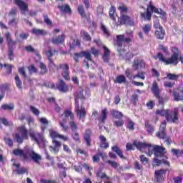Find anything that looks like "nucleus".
<instances>
[{"label":"nucleus","mask_w":183,"mask_h":183,"mask_svg":"<svg viewBox=\"0 0 183 183\" xmlns=\"http://www.w3.org/2000/svg\"><path fill=\"white\" fill-rule=\"evenodd\" d=\"M172 55L170 58H168L167 59H165V56H164V54H162V53L158 52L157 54V57H155V59H159L160 62H164L165 65H178V62H179V61L183 64V56H181V51H179L178 48L172 47Z\"/></svg>","instance_id":"nucleus-1"},{"label":"nucleus","mask_w":183,"mask_h":183,"mask_svg":"<svg viewBox=\"0 0 183 183\" xmlns=\"http://www.w3.org/2000/svg\"><path fill=\"white\" fill-rule=\"evenodd\" d=\"M13 154L16 157H19L21 158L24 161H28L29 158H31V159L35 162L36 164H38L39 165L40 162L42 160V157L35 152L32 149H16L13 150Z\"/></svg>","instance_id":"nucleus-2"},{"label":"nucleus","mask_w":183,"mask_h":183,"mask_svg":"<svg viewBox=\"0 0 183 183\" xmlns=\"http://www.w3.org/2000/svg\"><path fill=\"white\" fill-rule=\"evenodd\" d=\"M134 145L136 147V148H137V149H144V148H148L149 155L152 154L151 149H153L154 156L157 158H159V157H162L164 154L166 153L165 147H162L158 145L154 146L152 147V146L149 144L138 142L137 140L134 141Z\"/></svg>","instance_id":"nucleus-3"},{"label":"nucleus","mask_w":183,"mask_h":183,"mask_svg":"<svg viewBox=\"0 0 183 183\" xmlns=\"http://www.w3.org/2000/svg\"><path fill=\"white\" fill-rule=\"evenodd\" d=\"M157 115L160 117H165L168 122H173V124H178V109H174V112L168 109H157L156 111Z\"/></svg>","instance_id":"nucleus-4"},{"label":"nucleus","mask_w":183,"mask_h":183,"mask_svg":"<svg viewBox=\"0 0 183 183\" xmlns=\"http://www.w3.org/2000/svg\"><path fill=\"white\" fill-rule=\"evenodd\" d=\"M132 32L128 33L126 32V34L117 35L116 40L114 41V45L118 46L119 52H121V48L122 47V44H131L132 42Z\"/></svg>","instance_id":"nucleus-5"},{"label":"nucleus","mask_w":183,"mask_h":183,"mask_svg":"<svg viewBox=\"0 0 183 183\" xmlns=\"http://www.w3.org/2000/svg\"><path fill=\"white\" fill-rule=\"evenodd\" d=\"M152 12L155 14H162V10H159L150 2V4L147 6L146 13H141L142 18L147 21H151V17L152 16Z\"/></svg>","instance_id":"nucleus-6"},{"label":"nucleus","mask_w":183,"mask_h":183,"mask_svg":"<svg viewBox=\"0 0 183 183\" xmlns=\"http://www.w3.org/2000/svg\"><path fill=\"white\" fill-rule=\"evenodd\" d=\"M5 36L9 48V58L10 61H12V59H14V49H15V46H16V41L12 40L10 32H6Z\"/></svg>","instance_id":"nucleus-7"},{"label":"nucleus","mask_w":183,"mask_h":183,"mask_svg":"<svg viewBox=\"0 0 183 183\" xmlns=\"http://www.w3.org/2000/svg\"><path fill=\"white\" fill-rule=\"evenodd\" d=\"M29 137L31 138L32 141H35L36 144H43V148H45V142L46 140L44 138L42 134L35 132H31L29 133Z\"/></svg>","instance_id":"nucleus-8"},{"label":"nucleus","mask_w":183,"mask_h":183,"mask_svg":"<svg viewBox=\"0 0 183 183\" xmlns=\"http://www.w3.org/2000/svg\"><path fill=\"white\" fill-rule=\"evenodd\" d=\"M117 25H129L134 26V20L131 19V17L124 14H122L119 18Z\"/></svg>","instance_id":"nucleus-9"},{"label":"nucleus","mask_w":183,"mask_h":183,"mask_svg":"<svg viewBox=\"0 0 183 183\" xmlns=\"http://www.w3.org/2000/svg\"><path fill=\"white\" fill-rule=\"evenodd\" d=\"M167 122L164 121L159 127V130L157 133H156V137L157 138H160V139H168V137L167 136Z\"/></svg>","instance_id":"nucleus-10"},{"label":"nucleus","mask_w":183,"mask_h":183,"mask_svg":"<svg viewBox=\"0 0 183 183\" xmlns=\"http://www.w3.org/2000/svg\"><path fill=\"white\" fill-rule=\"evenodd\" d=\"M57 69H61V75L66 81H69L71 77L69 76V66L67 64H61L57 66Z\"/></svg>","instance_id":"nucleus-11"},{"label":"nucleus","mask_w":183,"mask_h":183,"mask_svg":"<svg viewBox=\"0 0 183 183\" xmlns=\"http://www.w3.org/2000/svg\"><path fill=\"white\" fill-rule=\"evenodd\" d=\"M62 147V143L56 139H52V144L49 146L51 152L58 153L59 149Z\"/></svg>","instance_id":"nucleus-12"},{"label":"nucleus","mask_w":183,"mask_h":183,"mask_svg":"<svg viewBox=\"0 0 183 183\" xmlns=\"http://www.w3.org/2000/svg\"><path fill=\"white\" fill-rule=\"evenodd\" d=\"M75 111L79 119L85 118V116L86 115V111L85 110V107L82 106L79 107V104H77L75 105Z\"/></svg>","instance_id":"nucleus-13"},{"label":"nucleus","mask_w":183,"mask_h":183,"mask_svg":"<svg viewBox=\"0 0 183 183\" xmlns=\"http://www.w3.org/2000/svg\"><path fill=\"white\" fill-rule=\"evenodd\" d=\"M49 135L52 139H55L56 138H59L60 139H62L63 141H69V137L66 136H64L62 134H60L56 131L54 129L49 130Z\"/></svg>","instance_id":"nucleus-14"},{"label":"nucleus","mask_w":183,"mask_h":183,"mask_svg":"<svg viewBox=\"0 0 183 183\" xmlns=\"http://www.w3.org/2000/svg\"><path fill=\"white\" fill-rule=\"evenodd\" d=\"M56 86L60 92H68L69 91V87L65 84V81L64 80L60 79L59 82L56 84Z\"/></svg>","instance_id":"nucleus-15"},{"label":"nucleus","mask_w":183,"mask_h":183,"mask_svg":"<svg viewBox=\"0 0 183 183\" xmlns=\"http://www.w3.org/2000/svg\"><path fill=\"white\" fill-rule=\"evenodd\" d=\"M14 3L19 6L21 14L24 15L25 12L28 11V4L22 0H14Z\"/></svg>","instance_id":"nucleus-16"},{"label":"nucleus","mask_w":183,"mask_h":183,"mask_svg":"<svg viewBox=\"0 0 183 183\" xmlns=\"http://www.w3.org/2000/svg\"><path fill=\"white\" fill-rule=\"evenodd\" d=\"M75 97V105H78L79 104V99L81 102V104H84L85 102V97H84V91H79L76 92L74 94Z\"/></svg>","instance_id":"nucleus-17"},{"label":"nucleus","mask_w":183,"mask_h":183,"mask_svg":"<svg viewBox=\"0 0 183 183\" xmlns=\"http://www.w3.org/2000/svg\"><path fill=\"white\" fill-rule=\"evenodd\" d=\"M140 68H145V61L143 60L134 59L132 64L134 71H138Z\"/></svg>","instance_id":"nucleus-18"},{"label":"nucleus","mask_w":183,"mask_h":183,"mask_svg":"<svg viewBox=\"0 0 183 183\" xmlns=\"http://www.w3.org/2000/svg\"><path fill=\"white\" fill-rule=\"evenodd\" d=\"M65 41V34L59 35L57 37H53L51 39V42L54 45H59V44H63Z\"/></svg>","instance_id":"nucleus-19"},{"label":"nucleus","mask_w":183,"mask_h":183,"mask_svg":"<svg viewBox=\"0 0 183 183\" xmlns=\"http://www.w3.org/2000/svg\"><path fill=\"white\" fill-rule=\"evenodd\" d=\"M167 170L165 169H160V170H156L154 174H155V179L157 182H161L162 181L163 175L164 174H166Z\"/></svg>","instance_id":"nucleus-20"},{"label":"nucleus","mask_w":183,"mask_h":183,"mask_svg":"<svg viewBox=\"0 0 183 183\" xmlns=\"http://www.w3.org/2000/svg\"><path fill=\"white\" fill-rule=\"evenodd\" d=\"M104 54L102 56V59L104 62H108L109 61V56H111V51H109L107 46L103 45Z\"/></svg>","instance_id":"nucleus-21"},{"label":"nucleus","mask_w":183,"mask_h":183,"mask_svg":"<svg viewBox=\"0 0 183 183\" xmlns=\"http://www.w3.org/2000/svg\"><path fill=\"white\" fill-rule=\"evenodd\" d=\"M91 135H92V132L89 129L86 130L84 139L86 143L87 147H91Z\"/></svg>","instance_id":"nucleus-22"},{"label":"nucleus","mask_w":183,"mask_h":183,"mask_svg":"<svg viewBox=\"0 0 183 183\" xmlns=\"http://www.w3.org/2000/svg\"><path fill=\"white\" fill-rule=\"evenodd\" d=\"M17 131H19V134H20V135H21V137L24 139H28L29 137H28V130L26 129V128L25 127V126H21L20 127H19L17 129Z\"/></svg>","instance_id":"nucleus-23"},{"label":"nucleus","mask_w":183,"mask_h":183,"mask_svg":"<svg viewBox=\"0 0 183 183\" xmlns=\"http://www.w3.org/2000/svg\"><path fill=\"white\" fill-rule=\"evenodd\" d=\"M151 90L156 98H158L159 97L160 90L159 87L158 86V83H157V81L153 82Z\"/></svg>","instance_id":"nucleus-24"},{"label":"nucleus","mask_w":183,"mask_h":183,"mask_svg":"<svg viewBox=\"0 0 183 183\" xmlns=\"http://www.w3.org/2000/svg\"><path fill=\"white\" fill-rule=\"evenodd\" d=\"M77 11L79 12V14L81 15V18H84V19H86L88 21V19H89V16L86 15V14H85V10L84 9V6L82 5H79L78 8H77Z\"/></svg>","instance_id":"nucleus-25"},{"label":"nucleus","mask_w":183,"mask_h":183,"mask_svg":"<svg viewBox=\"0 0 183 183\" xmlns=\"http://www.w3.org/2000/svg\"><path fill=\"white\" fill-rule=\"evenodd\" d=\"M108 117V112L107 109H104L102 110L101 116L98 118V120L99 122H102L103 124L107 120V118Z\"/></svg>","instance_id":"nucleus-26"},{"label":"nucleus","mask_w":183,"mask_h":183,"mask_svg":"<svg viewBox=\"0 0 183 183\" xmlns=\"http://www.w3.org/2000/svg\"><path fill=\"white\" fill-rule=\"evenodd\" d=\"M61 12H65L66 14H71V7L68 4L59 5L57 7Z\"/></svg>","instance_id":"nucleus-27"},{"label":"nucleus","mask_w":183,"mask_h":183,"mask_svg":"<svg viewBox=\"0 0 183 183\" xmlns=\"http://www.w3.org/2000/svg\"><path fill=\"white\" fill-rule=\"evenodd\" d=\"M165 35V31L163 28H159V29L156 30L155 36L157 39H164V36Z\"/></svg>","instance_id":"nucleus-28"},{"label":"nucleus","mask_w":183,"mask_h":183,"mask_svg":"<svg viewBox=\"0 0 183 183\" xmlns=\"http://www.w3.org/2000/svg\"><path fill=\"white\" fill-rule=\"evenodd\" d=\"M100 139V147L102 148H108L109 147V144L107 142V138L104 137L103 135H100L99 137Z\"/></svg>","instance_id":"nucleus-29"},{"label":"nucleus","mask_w":183,"mask_h":183,"mask_svg":"<svg viewBox=\"0 0 183 183\" xmlns=\"http://www.w3.org/2000/svg\"><path fill=\"white\" fill-rule=\"evenodd\" d=\"M111 115H112L114 118H116V119H121V118L124 117V115L122 114V112H118L115 109H112L111 111Z\"/></svg>","instance_id":"nucleus-30"},{"label":"nucleus","mask_w":183,"mask_h":183,"mask_svg":"<svg viewBox=\"0 0 183 183\" xmlns=\"http://www.w3.org/2000/svg\"><path fill=\"white\" fill-rule=\"evenodd\" d=\"M13 137L16 139L18 144H22L24 142V139H25L23 137H21V133H16L13 134Z\"/></svg>","instance_id":"nucleus-31"},{"label":"nucleus","mask_w":183,"mask_h":183,"mask_svg":"<svg viewBox=\"0 0 183 183\" xmlns=\"http://www.w3.org/2000/svg\"><path fill=\"white\" fill-rule=\"evenodd\" d=\"M112 151L114 152H116V154H117V155L122 158L124 159V154H122V150H121V149H119V147L114 146L112 148Z\"/></svg>","instance_id":"nucleus-32"},{"label":"nucleus","mask_w":183,"mask_h":183,"mask_svg":"<svg viewBox=\"0 0 183 183\" xmlns=\"http://www.w3.org/2000/svg\"><path fill=\"white\" fill-rule=\"evenodd\" d=\"M14 105L12 103L9 104H3L1 107V109H3V111H12L14 110Z\"/></svg>","instance_id":"nucleus-33"},{"label":"nucleus","mask_w":183,"mask_h":183,"mask_svg":"<svg viewBox=\"0 0 183 183\" xmlns=\"http://www.w3.org/2000/svg\"><path fill=\"white\" fill-rule=\"evenodd\" d=\"M100 29H101V31H102L104 35H105L106 36H111V33H109V30L108 29V28H107V26L102 24Z\"/></svg>","instance_id":"nucleus-34"},{"label":"nucleus","mask_w":183,"mask_h":183,"mask_svg":"<svg viewBox=\"0 0 183 183\" xmlns=\"http://www.w3.org/2000/svg\"><path fill=\"white\" fill-rule=\"evenodd\" d=\"M32 34H34V35H46V32L44 30L39 29H33Z\"/></svg>","instance_id":"nucleus-35"},{"label":"nucleus","mask_w":183,"mask_h":183,"mask_svg":"<svg viewBox=\"0 0 183 183\" xmlns=\"http://www.w3.org/2000/svg\"><path fill=\"white\" fill-rule=\"evenodd\" d=\"M127 79L125 78V76L120 75L118 76L116 79L114 80V82H117V84H122L124 82H126Z\"/></svg>","instance_id":"nucleus-36"},{"label":"nucleus","mask_w":183,"mask_h":183,"mask_svg":"<svg viewBox=\"0 0 183 183\" xmlns=\"http://www.w3.org/2000/svg\"><path fill=\"white\" fill-rule=\"evenodd\" d=\"M80 54L81 55V58L82 56H84L87 61H92L91 53H89V51H81L80 52Z\"/></svg>","instance_id":"nucleus-37"},{"label":"nucleus","mask_w":183,"mask_h":183,"mask_svg":"<svg viewBox=\"0 0 183 183\" xmlns=\"http://www.w3.org/2000/svg\"><path fill=\"white\" fill-rule=\"evenodd\" d=\"M119 11H120L121 15H124V14H127L128 12V7L124 4H121L118 7Z\"/></svg>","instance_id":"nucleus-38"},{"label":"nucleus","mask_w":183,"mask_h":183,"mask_svg":"<svg viewBox=\"0 0 183 183\" xmlns=\"http://www.w3.org/2000/svg\"><path fill=\"white\" fill-rule=\"evenodd\" d=\"M39 68L41 69L40 74H41V75H45V74L48 72V69H46V66L44 63H40Z\"/></svg>","instance_id":"nucleus-39"},{"label":"nucleus","mask_w":183,"mask_h":183,"mask_svg":"<svg viewBox=\"0 0 183 183\" xmlns=\"http://www.w3.org/2000/svg\"><path fill=\"white\" fill-rule=\"evenodd\" d=\"M81 35L85 39V41H91V35L85 31H81Z\"/></svg>","instance_id":"nucleus-40"},{"label":"nucleus","mask_w":183,"mask_h":183,"mask_svg":"<svg viewBox=\"0 0 183 183\" xmlns=\"http://www.w3.org/2000/svg\"><path fill=\"white\" fill-rule=\"evenodd\" d=\"M115 11H117V9H115V6H112L109 11V16L112 19H113V21H115Z\"/></svg>","instance_id":"nucleus-41"},{"label":"nucleus","mask_w":183,"mask_h":183,"mask_svg":"<svg viewBox=\"0 0 183 183\" xmlns=\"http://www.w3.org/2000/svg\"><path fill=\"white\" fill-rule=\"evenodd\" d=\"M15 81L17 88H19V89H22V81H21L19 76L16 75L15 76Z\"/></svg>","instance_id":"nucleus-42"},{"label":"nucleus","mask_w":183,"mask_h":183,"mask_svg":"<svg viewBox=\"0 0 183 183\" xmlns=\"http://www.w3.org/2000/svg\"><path fill=\"white\" fill-rule=\"evenodd\" d=\"M145 128H146L147 132H149V134H152V132H154V127H152V125L148 124V122H145Z\"/></svg>","instance_id":"nucleus-43"},{"label":"nucleus","mask_w":183,"mask_h":183,"mask_svg":"<svg viewBox=\"0 0 183 183\" xmlns=\"http://www.w3.org/2000/svg\"><path fill=\"white\" fill-rule=\"evenodd\" d=\"M167 78L170 81H178V78H179V76L169 73L167 74Z\"/></svg>","instance_id":"nucleus-44"},{"label":"nucleus","mask_w":183,"mask_h":183,"mask_svg":"<svg viewBox=\"0 0 183 183\" xmlns=\"http://www.w3.org/2000/svg\"><path fill=\"white\" fill-rule=\"evenodd\" d=\"M4 141L5 144L6 145H8L9 147H10L11 148V147H14V142L11 140V138L4 137Z\"/></svg>","instance_id":"nucleus-45"},{"label":"nucleus","mask_w":183,"mask_h":183,"mask_svg":"<svg viewBox=\"0 0 183 183\" xmlns=\"http://www.w3.org/2000/svg\"><path fill=\"white\" fill-rule=\"evenodd\" d=\"M151 28H152L151 24H145L144 26H143L142 29L146 35H148V34L149 33V31H151Z\"/></svg>","instance_id":"nucleus-46"},{"label":"nucleus","mask_w":183,"mask_h":183,"mask_svg":"<svg viewBox=\"0 0 183 183\" xmlns=\"http://www.w3.org/2000/svg\"><path fill=\"white\" fill-rule=\"evenodd\" d=\"M28 69H29V74H36V72H38V69H36V67H35L34 64H31L28 67Z\"/></svg>","instance_id":"nucleus-47"},{"label":"nucleus","mask_w":183,"mask_h":183,"mask_svg":"<svg viewBox=\"0 0 183 183\" xmlns=\"http://www.w3.org/2000/svg\"><path fill=\"white\" fill-rule=\"evenodd\" d=\"M46 56H47L49 62L53 64L54 61H52V56H54V54L52 53V50H48L46 51Z\"/></svg>","instance_id":"nucleus-48"},{"label":"nucleus","mask_w":183,"mask_h":183,"mask_svg":"<svg viewBox=\"0 0 183 183\" xmlns=\"http://www.w3.org/2000/svg\"><path fill=\"white\" fill-rule=\"evenodd\" d=\"M107 164H109V165H111V167L112 168H114V169H117V168H118V167H119V164H118V162H117L107 160Z\"/></svg>","instance_id":"nucleus-49"},{"label":"nucleus","mask_w":183,"mask_h":183,"mask_svg":"<svg viewBox=\"0 0 183 183\" xmlns=\"http://www.w3.org/2000/svg\"><path fill=\"white\" fill-rule=\"evenodd\" d=\"M69 126H70L71 129L74 132H76V130L78 129V126H76V123H75V122H74V121L70 122Z\"/></svg>","instance_id":"nucleus-50"},{"label":"nucleus","mask_w":183,"mask_h":183,"mask_svg":"<svg viewBox=\"0 0 183 183\" xmlns=\"http://www.w3.org/2000/svg\"><path fill=\"white\" fill-rule=\"evenodd\" d=\"M156 98L158 99V102H159V105H162V107H164V105L165 104V101H168V97H166L164 99L162 97H160L159 94V97H156Z\"/></svg>","instance_id":"nucleus-51"},{"label":"nucleus","mask_w":183,"mask_h":183,"mask_svg":"<svg viewBox=\"0 0 183 183\" xmlns=\"http://www.w3.org/2000/svg\"><path fill=\"white\" fill-rule=\"evenodd\" d=\"M43 18H44V21L45 24H46L49 26L52 25V21H51L49 17H48L47 14H44Z\"/></svg>","instance_id":"nucleus-52"},{"label":"nucleus","mask_w":183,"mask_h":183,"mask_svg":"<svg viewBox=\"0 0 183 183\" xmlns=\"http://www.w3.org/2000/svg\"><path fill=\"white\" fill-rule=\"evenodd\" d=\"M16 172L19 175H21L22 174H28V169L25 168V167H21L20 169H18L16 170Z\"/></svg>","instance_id":"nucleus-53"},{"label":"nucleus","mask_w":183,"mask_h":183,"mask_svg":"<svg viewBox=\"0 0 183 183\" xmlns=\"http://www.w3.org/2000/svg\"><path fill=\"white\" fill-rule=\"evenodd\" d=\"M64 117H66V118H68L69 117H70L71 119H74V113L70 110H66L64 112Z\"/></svg>","instance_id":"nucleus-54"},{"label":"nucleus","mask_w":183,"mask_h":183,"mask_svg":"<svg viewBox=\"0 0 183 183\" xmlns=\"http://www.w3.org/2000/svg\"><path fill=\"white\" fill-rule=\"evenodd\" d=\"M133 78H140L141 79H145V72L141 71L138 72Z\"/></svg>","instance_id":"nucleus-55"},{"label":"nucleus","mask_w":183,"mask_h":183,"mask_svg":"<svg viewBox=\"0 0 183 183\" xmlns=\"http://www.w3.org/2000/svg\"><path fill=\"white\" fill-rule=\"evenodd\" d=\"M19 73L20 74V75L23 76V78H26V71H25V67H19Z\"/></svg>","instance_id":"nucleus-56"},{"label":"nucleus","mask_w":183,"mask_h":183,"mask_svg":"<svg viewBox=\"0 0 183 183\" xmlns=\"http://www.w3.org/2000/svg\"><path fill=\"white\" fill-rule=\"evenodd\" d=\"M59 125L61 127L63 131L64 132H66L68 131V129H69V127H68V125H66V123H64L62 122H59Z\"/></svg>","instance_id":"nucleus-57"},{"label":"nucleus","mask_w":183,"mask_h":183,"mask_svg":"<svg viewBox=\"0 0 183 183\" xmlns=\"http://www.w3.org/2000/svg\"><path fill=\"white\" fill-rule=\"evenodd\" d=\"M30 109L34 115H36V117L39 116L40 112L38 109L35 108L34 106H30Z\"/></svg>","instance_id":"nucleus-58"},{"label":"nucleus","mask_w":183,"mask_h":183,"mask_svg":"<svg viewBox=\"0 0 183 183\" xmlns=\"http://www.w3.org/2000/svg\"><path fill=\"white\" fill-rule=\"evenodd\" d=\"M140 161L144 165H147V164H148V158L145 157L144 155L140 156Z\"/></svg>","instance_id":"nucleus-59"},{"label":"nucleus","mask_w":183,"mask_h":183,"mask_svg":"<svg viewBox=\"0 0 183 183\" xmlns=\"http://www.w3.org/2000/svg\"><path fill=\"white\" fill-rule=\"evenodd\" d=\"M135 125V124L134 123V122L129 120L128 124H127V128L130 130V131H134V126Z\"/></svg>","instance_id":"nucleus-60"},{"label":"nucleus","mask_w":183,"mask_h":183,"mask_svg":"<svg viewBox=\"0 0 183 183\" xmlns=\"http://www.w3.org/2000/svg\"><path fill=\"white\" fill-rule=\"evenodd\" d=\"M114 127H122V125H124V120L114 121Z\"/></svg>","instance_id":"nucleus-61"},{"label":"nucleus","mask_w":183,"mask_h":183,"mask_svg":"<svg viewBox=\"0 0 183 183\" xmlns=\"http://www.w3.org/2000/svg\"><path fill=\"white\" fill-rule=\"evenodd\" d=\"M172 153L173 154V155H176V157H179L181 155V150L172 149Z\"/></svg>","instance_id":"nucleus-62"},{"label":"nucleus","mask_w":183,"mask_h":183,"mask_svg":"<svg viewBox=\"0 0 183 183\" xmlns=\"http://www.w3.org/2000/svg\"><path fill=\"white\" fill-rule=\"evenodd\" d=\"M10 85L9 84H2L0 86L1 91H8L9 89Z\"/></svg>","instance_id":"nucleus-63"},{"label":"nucleus","mask_w":183,"mask_h":183,"mask_svg":"<svg viewBox=\"0 0 183 183\" xmlns=\"http://www.w3.org/2000/svg\"><path fill=\"white\" fill-rule=\"evenodd\" d=\"M40 182L41 183H58L56 182V181H54V180H46V179H41Z\"/></svg>","instance_id":"nucleus-64"}]
</instances>
